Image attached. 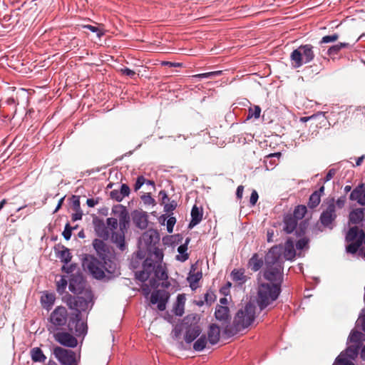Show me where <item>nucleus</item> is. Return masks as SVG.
Listing matches in <instances>:
<instances>
[{"instance_id":"nucleus-1","label":"nucleus","mask_w":365,"mask_h":365,"mask_svg":"<svg viewBox=\"0 0 365 365\" xmlns=\"http://www.w3.org/2000/svg\"><path fill=\"white\" fill-rule=\"evenodd\" d=\"M82 267L97 279L110 280L120 274L116 263L113 260L103 261L102 263L96 257L86 255L83 258Z\"/></svg>"},{"instance_id":"nucleus-2","label":"nucleus","mask_w":365,"mask_h":365,"mask_svg":"<svg viewBox=\"0 0 365 365\" xmlns=\"http://www.w3.org/2000/svg\"><path fill=\"white\" fill-rule=\"evenodd\" d=\"M65 302L67 306L73 310V312L70 314L68 324V330L71 332H74L77 336L86 334L87 325L81 320V311L87 309L88 301L82 297L67 294L65 297Z\"/></svg>"},{"instance_id":"nucleus-3","label":"nucleus","mask_w":365,"mask_h":365,"mask_svg":"<svg viewBox=\"0 0 365 365\" xmlns=\"http://www.w3.org/2000/svg\"><path fill=\"white\" fill-rule=\"evenodd\" d=\"M139 245L141 249H145L147 253L145 258V271L152 268L149 264L150 260H155L159 262L163 259V252L159 248L160 235L158 232L153 229H149L145 231L139 240Z\"/></svg>"},{"instance_id":"nucleus-4","label":"nucleus","mask_w":365,"mask_h":365,"mask_svg":"<svg viewBox=\"0 0 365 365\" xmlns=\"http://www.w3.org/2000/svg\"><path fill=\"white\" fill-rule=\"evenodd\" d=\"M255 318V306L251 302L247 303L237 311L232 324L225 326L223 331L224 334L227 336L237 334L239 331L250 326Z\"/></svg>"},{"instance_id":"nucleus-5","label":"nucleus","mask_w":365,"mask_h":365,"mask_svg":"<svg viewBox=\"0 0 365 365\" xmlns=\"http://www.w3.org/2000/svg\"><path fill=\"white\" fill-rule=\"evenodd\" d=\"M163 261L157 262L155 260H150L149 263L152 268L150 270L148 269L145 272V260L143 264V269L141 271L135 272V277L138 280L144 282L147 281L152 274H154V277L150 280V286L153 288L158 287L159 283L158 280H165L168 279V274L165 267H163L161 263Z\"/></svg>"},{"instance_id":"nucleus-6","label":"nucleus","mask_w":365,"mask_h":365,"mask_svg":"<svg viewBox=\"0 0 365 365\" xmlns=\"http://www.w3.org/2000/svg\"><path fill=\"white\" fill-rule=\"evenodd\" d=\"M281 292L280 284L269 282L260 283L257 287L256 303L260 310L264 309L278 298Z\"/></svg>"},{"instance_id":"nucleus-7","label":"nucleus","mask_w":365,"mask_h":365,"mask_svg":"<svg viewBox=\"0 0 365 365\" xmlns=\"http://www.w3.org/2000/svg\"><path fill=\"white\" fill-rule=\"evenodd\" d=\"M314 47L311 44L301 45L294 49L290 55L292 65L294 68L301 67L303 64L309 63L314 58Z\"/></svg>"},{"instance_id":"nucleus-8","label":"nucleus","mask_w":365,"mask_h":365,"mask_svg":"<svg viewBox=\"0 0 365 365\" xmlns=\"http://www.w3.org/2000/svg\"><path fill=\"white\" fill-rule=\"evenodd\" d=\"M70 315L68 313L66 307L63 306L56 307L51 313L48 321L50 325L48 326V331L52 332L61 329L67 322L68 323Z\"/></svg>"},{"instance_id":"nucleus-9","label":"nucleus","mask_w":365,"mask_h":365,"mask_svg":"<svg viewBox=\"0 0 365 365\" xmlns=\"http://www.w3.org/2000/svg\"><path fill=\"white\" fill-rule=\"evenodd\" d=\"M326 205L327 207L322 211L319 220L324 227L332 228V224L337 217L334 199H329Z\"/></svg>"},{"instance_id":"nucleus-10","label":"nucleus","mask_w":365,"mask_h":365,"mask_svg":"<svg viewBox=\"0 0 365 365\" xmlns=\"http://www.w3.org/2000/svg\"><path fill=\"white\" fill-rule=\"evenodd\" d=\"M53 354L63 365H77L76 354L72 350L56 346L53 349Z\"/></svg>"},{"instance_id":"nucleus-11","label":"nucleus","mask_w":365,"mask_h":365,"mask_svg":"<svg viewBox=\"0 0 365 365\" xmlns=\"http://www.w3.org/2000/svg\"><path fill=\"white\" fill-rule=\"evenodd\" d=\"M282 247L281 246L272 247L264 257V264L266 267L283 266V259H282Z\"/></svg>"},{"instance_id":"nucleus-12","label":"nucleus","mask_w":365,"mask_h":365,"mask_svg":"<svg viewBox=\"0 0 365 365\" xmlns=\"http://www.w3.org/2000/svg\"><path fill=\"white\" fill-rule=\"evenodd\" d=\"M266 267L263 273V277L269 281L271 284H280L282 282L283 266Z\"/></svg>"},{"instance_id":"nucleus-13","label":"nucleus","mask_w":365,"mask_h":365,"mask_svg":"<svg viewBox=\"0 0 365 365\" xmlns=\"http://www.w3.org/2000/svg\"><path fill=\"white\" fill-rule=\"evenodd\" d=\"M94 250L98 256L103 261L111 260L110 258L112 255L110 247L103 241V240L95 239L92 243Z\"/></svg>"},{"instance_id":"nucleus-14","label":"nucleus","mask_w":365,"mask_h":365,"mask_svg":"<svg viewBox=\"0 0 365 365\" xmlns=\"http://www.w3.org/2000/svg\"><path fill=\"white\" fill-rule=\"evenodd\" d=\"M56 341L64 346L74 348L78 344V340L71 334L66 331H58L53 334Z\"/></svg>"},{"instance_id":"nucleus-15","label":"nucleus","mask_w":365,"mask_h":365,"mask_svg":"<svg viewBox=\"0 0 365 365\" xmlns=\"http://www.w3.org/2000/svg\"><path fill=\"white\" fill-rule=\"evenodd\" d=\"M168 299V293L164 290H157L151 294L150 302L153 304L158 303V309L164 311L166 308V302Z\"/></svg>"},{"instance_id":"nucleus-16","label":"nucleus","mask_w":365,"mask_h":365,"mask_svg":"<svg viewBox=\"0 0 365 365\" xmlns=\"http://www.w3.org/2000/svg\"><path fill=\"white\" fill-rule=\"evenodd\" d=\"M85 282L81 274H72L69 282V290L75 294H81L84 289Z\"/></svg>"},{"instance_id":"nucleus-17","label":"nucleus","mask_w":365,"mask_h":365,"mask_svg":"<svg viewBox=\"0 0 365 365\" xmlns=\"http://www.w3.org/2000/svg\"><path fill=\"white\" fill-rule=\"evenodd\" d=\"M349 199L356 201L361 205H365V184L360 183L351 192Z\"/></svg>"},{"instance_id":"nucleus-18","label":"nucleus","mask_w":365,"mask_h":365,"mask_svg":"<svg viewBox=\"0 0 365 365\" xmlns=\"http://www.w3.org/2000/svg\"><path fill=\"white\" fill-rule=\"evenodd\" d=\"M93 225L95 232L99 237L102 238L103 240L109 239L110 232L103 220L98 218L94 219Z\"/></svg>"},{"instance_id":"nucleus-19","label":"nucleus","mask_w":365,"mask_h":365,"mask_svg":"<svg viewBox=\"0 0 365 365\" xmlns=\"http://www.w3.org/2000/svg\"><path fill=\"white\" fill-rule=\"evenodd\" d=\"M118 207L120 209L117 218L119 222V230L125 232L130 222V216L125 207L119 205Z\"/></svg>"},{"instance_id":"nucleus-20","label":"nucleus","mask_w":365,"mask_h":365,"mask_svg":"<svg viewBox=\"0 0 365 365\" xmlns=\"http://www.w3.org/2000/svg\"><path fill=\"white\" fill-rule=\"evenodd\" d=\"M215 315L218 321L222 322V324H228L230 320V310L227 307L218 306L216 308Z\"/></svg>"},{"instance_id":"nucleus-21","label":"nucleus","mask_w":365,"mask_h":365,"mask_svg":"<svg viewBox=\"0 0 365 365\" xmlns=\"http://www.w3.org/2000/svg\"><path fill=\"white\" fill-rule=\"evenodd\" d=\"M220 327L212 324L210 326L207 331V340L210 344L214 345L217 344L220 340Z\"/></svg>"},{"instance_id":"nucleus-22","label":"nucleus","mask_w":365,"mask_h":365,"mask_svg":"<svg viewBox=\"0 0 365 365\" xmlns=\"http://www.w3.org/2000/svg\"><path fill=\"white\" fill-rule=\"evenodd\" d=\"M125 232L123 231L113 232L111 234V241L122 251L125 248Z\"/></svg>"},{"instance_id":"nucleus-23","label":"nucleus","mask_w":365,"mask_h":365,"mask_svg":"<svg viewBox=\"0 0 365 365\" xmlns=\"http://www.w3.org/2000/svg\"><path fill=\"white\" fill-rule=\"evenodd\" d=\"M135 226L141 230H145L148 227V215L145 212L135 213L133 217Z\"/></svg>"},{"instance_id":"nucleus-24","label":"nucleus","mask_w":365,"mask_h":365,"mask_svg":"<svg viewBox=\"0 0 365 365\" xmlns=\"http://www.w3.org/2000/svg\"><path fill=\"white\" fill-rule=\"evenodd\" d=\"M263 264L264 261L262 258L259 257L257 253H255L249 259L247 267L250 268L252 272H255L262 268Z\"/></svg>"},{"instance_id":"nucleus-25","label":"nucleus","mask_w":365,"mask_h":365,"mask_svg":"<svg viewBox=\"0 0 365 365\" xmlns=\"http://www.w3.org/2000/svg\"><path fill=\"white\" fill-rule=\"evenodd\" d=\"M202 219V210L197 205H194L191 210V220L189 223V227L192 228L199 224Z\"/></svg>"},{"instance_id":"nucleus-26","label":"nucleus","mask_w":365,"mask_h":365,"mask_svg":"<svg viewBox=\"0 0 365 365\" xmlns=\"http://www.w3.org/2000/svg\"><path fill=\"white\" fill-rule=\"evenodd\" d=\"M298 220H296L292 215H287L284 218V230L290 234L296 229Z\"/></svg>"},{"instance_id":"nucleus-27","label":"nucleus","mask_w":365,"mask_h":365,"mask_svg":"<svg viewBox=\"0 0 365 365\" xmlns=\"http://www.w3.org/2000/svg\"><path fill=\"white\" fill-rule=\"evenodd\" d=\"M201 329L199 326L189 327L185 334V341L186 343L192 342L201 334Z\"/></svg>"},{"instance_id":"nucleus-28","label":"nucleus","mask_w":365,"mask_h":365,"mask_svg":"<svg viewBox=\"0 0 365 365\" xmlns=\"http://www.w3.org/2000/svg\"><path fill=\"white\" fill-rule=\"evenodd\" d=\"M365 239V233L364 232H361L360 237H359L354 242H350L351 243L348 245L346 247V250L348 253L355 254L359 250L360 247L362 245V243Z\"/></svg>"},{"instance_id":"nucleus-29","label":"nucleus","mask_w":365,"mask_h":365,"mask_svg":"<svg viewBox=\"0 0 365 365\" xmlns=\"http://www.w3.org/2000/svg\"><path fill=\"white\" fill-rule=\"evenodd\" d=\"M230 276L234 282H238L240 284H245L249 279V277L245 275V269H233Z\"/></svg>"},{"instance_id":"nucleus-30","label":"nucleus","mask_w":365,"mask_h":365,"mask_svg":"<svg viewBox=\"0 0 365 365\" xmlns=\"http://www.w3.org/2000/svg\"><path fill=\"white\" fill-rule=\"evenodd\" d=\"M364 217V209L356 208L352 210L349 214V221L352 224L360 223Z\"/></svg>"},{"instance_id":"nucleus-31","label":"nucleus","mask_w":365,"mask_h":365,"mask_svg":"<svg viewBox=\"0 0 365 365\" xmlns=\"http://www.w3.org/2000/svg\"><path fill=\"white\" fill-rule=\"evenodd\" d=\"M202 274L201 272H197L196 273H192L191 272L189 273V275L187 278V282L190 284V287L192 290H195L198 287V282L202 279Z\"/></svg>"},{"instance_id":"nucleus-32","label":"nucleus","mask_w":365,"mask_h":365,"mask_svg":"<svg viewBox=\"0 0 365 365\" xmlns=\"http://www.w3.org/2000/svg\"><path fill=\"white\" fill-rule=\"evenodd\" d=\"M190 241V239L187 237L186 238L185 243L178 247V252L180 254V255H177L176 258L180 262H185L189 258V255L187 253V250Z\"/></svg>"},{"instance_id":"nucleus-33","label":"nucleus","mask_w":365,"mask_h":365,"mask_svg":"<svg viewBox=\"0 0 365 365\" xmlns=\"http://www.w3.org/2000/svg\"><path fill=\"white\" fill-rule=\"evenodd\" d=\"M295 250L294 242L291 239H288L284 245V255L287 259H292L295 257Z\"/></svg>"},{"instance_id":"nucleus-34","label":"nucleus","mask_w":365,"mask_h":365,"mask_svg":"<svg viewBox=\"0 0 365 365\" xmlns=\"http://www.w3.org/2000/svg\"><path fill=\"white\" fill-rule=\"evenodd\" d=\"M55 295L51 293H46L42 295L41 298V302L44 309L48 310L53 305L55 302Z\"/></svg>"},{"instance_id":"nucleus-35","label":"nucleus","mask_w":365,"mask_h":365,"mask_svg":"<svg viewBox=\"0 0 365 365\" xmlns=\"http://www.w3.org/2000/svg\"><path fill=\"white\" fill-rule=\"evenodd\" d=\"M31 356L34 362L43 363L46 359V356L39 347H34L31 350Z\"/></svg>"},{"instance_id":"nucleus-36","label":"nucleus","mask_w":365,"mask_h":365,"mask_svg":"<svg viewBox=\"0 0 365 365\" xmlns=\"http://www.w3.org/2000/svg\"><path fill=\"white\" fill-rule=\"evenodd\" d=\"M361 232L364 231L362 230H359L356 226L351 227L346 233V241L347 242L356 241L359 237H360Z\"/></svg>"},{"instance_id":"nucleus-37","label":"nucleus","mask_w":365,"mask_h":365,"mask_svg":"<svg viewBox=\"0 0 365 365\" xmlns=\"http://www.w3.org/2000/svg\"><path fill=\"white\" fill-rule=\"evenodd\" d=\"M307 213V207L305 205H298L294 208V210L292 214V217H294L296 220H299L302 219L305 214Z\"/></svg>"},{"instance_id":"nucleus-38","label":"nucleus","mask_w":365,"mask_h":365,"mask_svg":"<svg viewBox=\"0 0 365 365\" xmlns=\"http://www.w3.org/2000/svg\"><path fill=\"white\" fill-rule=\"evenodd\" d=\"M207 339L205 334L202 335L193 344V349L195 351H200L203 350L207 344Z\"/></svg>"},{"instance_id":"nucleus-39","label":"nucleus","mask_w":365,"mask_h":365,"mask_svg":"<svg viewBox=\"0 0 365 365\" xmlns=\"http://www.w3.org/2000/svg\"><path fill=\"white\" fill-rule=\"evenodd\" d=\"M62 248L63 250L59 252V258L61 259V262H64L65 264H68L71 262L72 255L70 252V250L67 247L63 246Z\"/></svg>"},{"instance_id":"nucleus-40","label":"nucleus","mask_w":365,"mask_h":365,"mask_svg":"<svg viewBox=\"0 0 365 365\" xmlns=\"http://www.w3.org/2000/svg\"><path fill=\"white\" fill-rule=\"evenodd\" d=\"M321 202V197L319 196V194L317 192H313L309 199L308 207L309 208L314 209L317 207Z\"/></svg>"},{"instance_id":"nucleus-41","label":"nucleus","mask_w":365,"mask_h":365,"mask_svg":"<svg viewBox=\"0 0 365 365\" xmlns=\"http://www.w3.org/2000/svg\"><path fill=\"white\" fill-rule=\"evenodd\" d=\"M349 46L347 43H340L339 44L331 46L327 51L328 55H336L337 54L341 49L346 48Z\"/></svg>"},{"instance_id":"nucleus-42","label":"nucleus","mask_w":365,"mask_h":365,"mask_svg":"<svg viewBox=\"0 0 365 365\" xmlns=\"http://www.w3.org/2000/svg\"><path fill=\"white\" fill-rule=\"evenodd\" d=\"M261 113V108L259 106H254L249 108V113L247 118H255L257 119L259 118Z\"/></svg>"},{"instance_id":"nucleus-43","label":"nucleus","mask_w":365,"mask_h":365,"mask_svg":"<svg viewBox=\"0 0 365 365\" xmlns=\"http://www.w3.org/2000/svg\"><path fill=\"white\" fill-rule=\"evenodd\" d=\"M118 219L115 217H108L106 220V226L108 228L109 231H111L112 232H114L113 230H115L118 227Z\"/></svg>"},{"instance_id":"nucleus-44","label":"nucleus","mask_w":365,"mask_h":365,"mask_svg":"<svg viewBox=\"0 0 365 365\" xmlns=\"http://www.w3.org/2000/svg\"><path fill=\"white\" fill-rule=\"evenodd\" d=\"M67 284H68L67 279L64 277H62L60 279V280H58L56 282L57 291L59 293L63 292L65 291V289H66Z\"/></svg>"},{"instance_id":"nucleus-45","label":"nucleus","mask_w":365,"mask_h":365,"mask_svg":"<svg viewBox=\"0 0 365 365\" xmlns=\"http://www.w3.org/2000/svg\"><path fill=\"white\" fill-rule=\"evenodd\" d=\"M222 73V71H212V72L200 73V74L196 75L195 77H197V78H211V77L219 76Z\"/></svg>"},{"instance_id":"nucleus-46","label":"nucleus","mask_w":365,"mask_h":365,"mask_svg":"<svg viewBox=\"0 0 365 365\" xmlns=\"http://www.w3.org/2000/svg\"><path fill=\"white\" fill-rule=\"evenodd\" d=\"M339 38V35L337 34H334L329 36H325L322 37L320 43H327L330 42H334Z\"/></svg>"},{"instance_id":"nucleus-47","label":"nucleus","mask_w":365,"mask_h":365,"mask_svg":"<svg viewBox=\"0 0 365 365\" xmlns=\"http://www.w3.org/2000/svg\"><path fill=\"white\" fill-rule=\"evenodd\" d=\"M334 365H354L353 362L346 358H343L339 356L334 364Z\"/></svg>"},{"instance_id":"nucleus-48","label":"nucleus","mask_w":365,"mask_h":365,"mask_svg":"<svg viewBox=\"0 0 365 365\" xmlns=\"http://www.w3.org/2000/svg\"><path fill=\"white\" fill-rule=\"evenodd\" d=\"M141 200L144 204L148 205H154L155 204V200L150 196L149 193L143 195L141 196Z\"/></svg>"},{"instance_id":"nucleus-49","label":"nucleus","mask_w":365,"mask_h":365,"mask_svg":"<svg viewBox=\"0 0 365 365\" xmlns=\"http://www.w3.org/2000/svg\"><path fill=\"white\" fill-rule=\"evenodd\" d=\"M110 196L112 199L116 200L117 202H121L124 198L120 193V190H113L110 192Z\"/></svg>"},{"instance_id":"nucleus-50","label":"nucleus","mask_w":365,"mask_h":365,"mask_svg":"<svg viewBox=\"0 0 365 365\" xmlns=\"http://www.w3.org/2000/svg\"><path fill=\"white\" fill-rule=\"evenodd\" d=\"M73 227H71L70 224L69 223H67L65 226V228H64V230L62 233L63 237L66 240H70L71 237V234H72V230H73Z\"/></svg>"},{"instance_id":"nucleus-51","label":"nucleus","mask_w":365,"mask_h":365,"mask_svg":"<svg viewBox=\"0 0 365 365\" xmlns=\"http://www.w3.org/2000/svg\"><path fill=\"white\" fill-rule=\"evenodd\" d=\"M362 334L359 331H352L349 339L351 342H359L361 341V336Z\"/></svg>"},{"instance_id":"nucleus-52","label":"nucleus","mask_w":365,"mask_h":365,"mask_svg":"<svg viewBox=\"0 0 365 365\" xmlns=\"http://www.w3.org/2000/svg\"><path fill=\"white\" fill-rule=\"evenodd\" d=\"M83 27L90 30L91 31H92L93 33H96V34L98 37H101L103 35V32L102 31V30H101L99 28H98L96 26H94L92 25H85V26H83Z\"/></svg>"},{"instance_id":"nucleus-53","label":"nucleus","mask_w":365,"mask_h":365,"mask_svg":"<svg viewBox=\"0 0 365 365\" xmlns=\"http://www.w3.org/2000/svg\"><path fill=\"white\" fill-rule=\"evenodd\" d=\"M177 207V202L173 200L170 202L165 203L164 206V210L166 212H170L173 211Z\"/></svg>"},{"instance_id":"nucleus-54","label":"nucleus","mask_w":365,"mask_h":365,"mask_svg":"<svg viewBox=\"0 0 365 365\" xmlns=\"http://www.w3.org/2000/svg\"><path fill=\"white\" fill-rule=\"evenodd\" d=\"M146 182V179L143 176H138L137 180L134 185V189L135 191L138 190L143 184Z\"/></svg>"},{"instance_id":"nucleus-55","label":"nucleus","mask_w":365,"mask_h":365,"mask_svg":"<svg viewBox=\"0 0 365 365\" xmlns=\"http://www.w3.org/2000/svg\"><path fill=\"white\" fill-rule=\"evenodd\" d=\"M77 267V264H75V263H73V264H68V265H63L61 268L62 271L67 273V274H70V273H72Z\"/></svg>"},{"instance_id":"nucleus-56","label":"nucleus","mask_w":365,"mask_h":365,"mask_svg":"<svg viewBox=\"0 0 365 365\" xmlns=\"http://www.w3.org/2000/svg\"><path fill=\"white\" fill-rule=\"evenodd\" d=\"M176 222V219L174 217H170L167 221V230L169 233L173 232V227Z\"/></svg>"},{"instance_id":"nucleus-57","label":"nucleus","mask_w":365,"mask_h":365,"mask_svg":"<svg viewBox=\"0 0 365 365\" xmlns=\"http://www.w3.org/2000/svg\"><path fill=\"white\" fill-rule=\"evenodd\" d=\"M309 240L307 238L299 239L296 244V247L297 250H303L308 244Z\"/></svg>"},{"instance_id":"nucleus-58","label":"nucleus","mask_w":365,"mask_h":365,"mask_svg":"<svg viewBox=\"0 0 365 365\" xmlns=\"http://www.w3.org/2000/svg\"><path fill=\"white\" fill-rule=\"evenodd\" d=\"M120 191V193L122 194L123 197H125L129 195L130 190L128 185L122 184Z\"/></svg>"},{"instance_id":"nucleus-59","label":"nucleus","mask_w":365,"mask_h":365,"mask_svg":"<svg viewBox=\"0 0 365 365\" xmlns=\"http://www.w3.org/2000/svg\"><path fill=\"white\" fill-rule=\"evenodd\" d=\"M258 198H259L258 193L256 190H254L251 193V196H250V202L252 206L255 205V204L257 203V202L258 200Z\"/></svg>"},{"instance_id":"nucleus-60","label":"nucleus","mask_w":365,"mask_h":365,"mask_svg":"<svg viewBox=\"0 0 365 365\" xmlns=\"http://www.w3.org/2000/svg\"><path fill=\"white\" fill-rule=\"evenodd\" d=\"M120 72L122 74L133 78L135 76V72L128 68H121Z\"/></svg>"},{"instance_id":"nucleus-61","label":"nucleus","mask_w":365,"mask_h":365,"mask_svg":"<svg viewBox=\"0 0 365 365\" xmlns=\"http://www.w3.org/2000/svg\"><path fill=\"white\" fill-rule=\"evenodd\" d=\"M336 173V170L331 168L329 170L328 173L326 175V177L324 178V182L329 181Z\"/></svg>"},{"instance_id":"nucleus-62","label":"nucleus","mask_w":365,"mask_h":365,"mask_svg":"<svg viewBox=\"0 0 365 365\" xmlns=\"http://www.w3.org/2000/svg\"><path fill=\"white\" fill-rule=\"evenodd\" d=\"M74 211L76 212L72 215V217H71L72 220L77 221V220H81L82 216H83V212H82L81 210H74Z\"/></svg>"},{"instance_id":"nucleus-63","label":"nucleus","mask_w":365,"mask_h":365,"mask_svg":"<svg viewBox=\"0 0 365 365\" xmlns=\"http://www.w3.org/2000/svg\"><path fill=\"white\" fill-rule=\"evenodd\" d=\"M73 210H81L79 197L77 196H73Z\"/></svg>"},{"instance_id":"nucleus-64","label":"nucleus","mask_w":365,"mask_h":365,"mask_svg":"<svg viewBox=\"0 0 365 365\" xmlns=\"http://www.w3.org/2000/svg\"><path fill=\"white\" fill-rule=\"evenodd\" d=\"M159 196H161L162 197V203L165 204L168 203V202L170 200L165 190H161L159 192Z\"/></svg>"}]
</instances>
